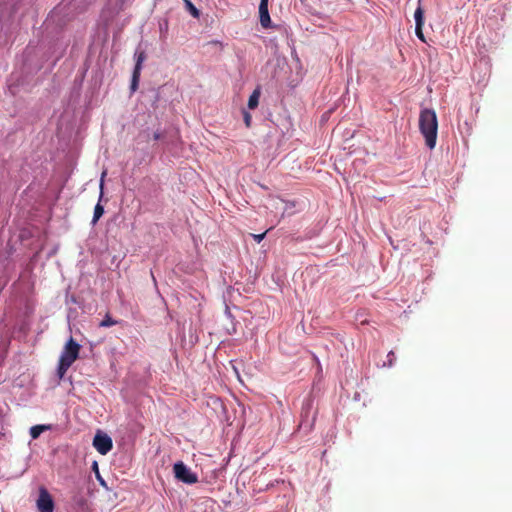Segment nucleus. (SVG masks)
<instances>
[{
	"instance_id": "4468645a",
	"label": "nucleus",
	"mask_w": 512,
	"mask_h": 512,
	"mask_svg": "<svg viewBox=\"0 0 512 512\" xmlns=\"http://www.w3.org/2000/svg\"><path fill=\"white\" fill-rule=\"evenodd\" d=\"M268 231H269V230H267V231H265V232H263V233H261V234H252V237H253V239H254L257 243H260V242L264 239V237H265V235L267 234V232H268Z\"/></svg>"
},
{
	"instance_id": "0eeeda50",
	"label": "nucleus",
	"mask_w": 512,
	"mask_h": 512,
	"mask_svg": "<svg viewBox=\"0 0 512 512\" xmlns=\"http://www.w3.org/2000/svg\"><path fill=\"white\" fill-rule=\"evenodd\" d=\"M414 19H415V33L416 36L422 41L425 42V37L423 34V25H424V10L419 5L414 13Z\"/></svg>"
},
{
	"instance_id": "f257e3e1",
	"label": "nucleus",
	"mask_w": 512,
	"mask_h": 512,
	"mask_svg": "<svg viewBox=\"0 0 512 512\" xmlns=\"http://www.w3.org/2000/svg\"><path fill=\"white\" fill-rule=\"evenodd\" d=\"M419 129L425 138L427 147L433 149L436 145L438 131L437 115L434 110H421L419 116Z\"/></svg>"
},
{
	"instance_id": "7ed1b4c3",
	"label": "nucleus",
	"mask_w": 512,
	"mask_h": 512,
	"mask_svg": "<svg viewBox=\"0 0 512 512\" xmlns=\"http://www.w3.org/2000/svg\"><path fill=\"white\" fill-rule=\"evenodd\" d=\"M174 476L178 481L186 484H194L198 476L192 472L182 461L176 462L173 466Z\"/></svg>"
},
{
	"instance_id": "20e7f679",
	"label": "nucleus",
	"mask_w": 512,
	"mask_h": 512,
	"mask_svg": "<svg viewBox=\"0 0 512 512\" xmlns=\"http://www.w3.org/2000/svg\"><path fill=\"white\" fill-rule=\"evenodd\" d=\"M135 59H136V63H135V67H134V70H133V73H132V79H131V85H130L131 93H134L138 89L140 75H141V70H142V64H143V62L146 59L145 51H143V50L138 51L137 50L135 52Z\"/></svg>"
},
{
	"instance_id": "9b49d317",
	"label": "nucleus",
	"mask_w": 512,
	"mask_h": 512,
	"mask_svg": "<svg viewBox=\"0 0 512 512\" xmlns=\"http://www.w3.org/2000/svg\"><path fill=\"white\" fill-rule=\"evenodd\" d=\"M103 213H104L103 206L100 203H97L94 208V215H93L92 223L95 224L102 217Z\"/></svg>"
},
{
	"instance_id": "ddd939ff",
	"label": "nucleus",
	"mask_w": 512,
	"mask_h": 512,
	"mask_svg": "<svg viewBox=\"0 0 512 512\" xmlns=\"http://www.w3.org/2000/svg\"><path fill=\"white\" fill-rule=\"evenodd\" d=\"M118 321L111 318V316L107 313L104 317V319L100 322V327H110L113 325H116Z\"/></svg>"
},
{
	"instance_id": "423d86ee",
	"label": "nucleus",
	"mask_w": 512,
	"mask_h": 512,
	"mask_svg": "<svg viewBox=\"0 0 512 512\" xmlns=\"http://www.w3.org/2000/svg\"><path fill=\"white\" fill-rule=\"evenodd\" d=\"M36 506L39 512H53L54 501L45 487L39 488V496L36 501Z\"/></svg>"
},
{
	"instance_id": "39448f33",
	"label": "nucleus",
	"mask_w": 512,
	"mask_h": 512,
	"mask_svg": "<svg viewBox=\"0 0 512 512\" xmlns=\"http://www.w3.org/2000/svg\"><path fill=\"white\" fill-rule=\"evenodd\" d=\"M93 446L101 455H106L113 447L112 439L107 434L98 431L94 436Z\"/></svg>"
},
{
	"instance_id": "f3484780",
	"label": "nucleus",
	"mask_w": 512,
	"mask_h": 512,
	"mask_svg": "<svg viewBox=\"0 0 512 512\" xmlns=\"http://www.w3.org/2000/svg\"><path fill=\"white\" fill-rule=\"evenodd\" d=\"M162 137V134L160 132H155L153 135L154 140H159Z\"/></svg>"
},
{
	"instance_id": "1a4fd4ad",
	"label": "nucleus",
	"mask_w": 512,
	"mask_h": 512,
	"mask_svg": "<svg viewBox=\"0 0 512 512\" xmlns=\"http://www.w3.org/2000/svg\"><path fill=\"white\" fill-rule=\"evenodd\" d=\"M260 89H255L248 99V108L255 109L259 104Z\"/></svg>"
},
{
	"instance_id": "dca6fc26",
	"label": "nucleus",
	"mask_w": 512,
	"mask_h": 512,
	"mask_svg": "<svg viewBox=\"0 0 512 512\" xmlns=\"http://www.w3.org/2000/svg\"><path fill=\"white\" fill-rule=\"evenodd\" d=\"M394 360H395V354L393 351H390L387 355L388 366H392Z\"/></svg>"
},
{
	"instance_id": "a211bd4d",
	"label": "nucleus",
	"mask_w": 512,
	"mask_h": 512,
	"mask_svg": "<svg viewBox=\"0 0 512 512\" xmlns=\"http://www.w3.org/2000/svg\"><path fill=\"white\" fill-rule=\"evenodd\" d=\"M105 175H106V172H103L102 173V177H101V185H100L101 188L103 187V178H104Z\"/></svg>"
},
{
	"instance_id": "2eb2a0df",
	"label": "nucleus",
	"mask_w": 512,
	"mask_h": 512,
	"mask_svg": "<svg viewBox=\"0 0 512 512\" xmlns=\"http://www.w3.org/2000/svg\"><path fill=\"white\" fill-rule=\"evenodd\" d=\"M251 115L248 112H244V122L247 127L251 126Z\"/></svg>"
},
{
	"instance_id": "9d476101",
	"label": "nucleus",
	"mask_w": 512,
	"mask_h": 512,
	"mask_svg": "<svg viewBox=\"0 0 512 512\" xmlns=\"http://www.w3.org/2000/svg\"><path fill=\"white\" fill-rule=\"evenodd\" d=\"M49 429V425H35L30 428V435L32 439H37L41 435V433Z\"/></svg>"
},
{
	"instance_id": "f8f14e48",
	"label": "nucleus",
	"mask_w": 512,
	"mask_h": 512,
	"mask_svg": "<svg viewBox=\"0 0 512 512\" xmlns=\"http://www.w3.org/2000/svg\"><path fill=\"white\" fill-rule=\"evenodd\" d=\"M185 3L186 8L191 13L192 16L198 18L199 17V10L194 6V4L190 0H183Z\"/></svg>"
},
{
	"instance_id": "f03ea898",
	"label": "nucleus",
	"mask_w": 512,
	"mask_h": 512,
	"mask_svg": "<svg viewBox=\"0 0 512 512\" xmlns=\"http://www.w3.org/2000/svg\"><path fill=\"white\" fill-rule=\"evenodd\" d=\"M80 348V345L72 337L68 340L59 359L57 369L59 378H62L71 365L77 360Z\"/></svg>"
},
{
	"instance_id": "6e6552de",
	"label": "nucleus",
	"mask_w": 512,
	"mask_h": 512,
	"mask_svg": "<svg viewBox=\"0 0 512 512\" xmlns=\"http://www.w3.org/2000/svg\"><path fill=\"white\" fill-rule=\"evenodd\" d=\"M259 18L263 28L271 27V19L268 11V1H260Z\"/></svg>"
}]
</instances>
